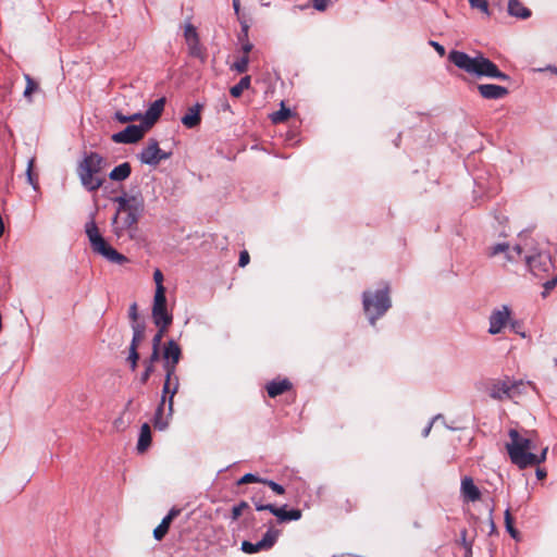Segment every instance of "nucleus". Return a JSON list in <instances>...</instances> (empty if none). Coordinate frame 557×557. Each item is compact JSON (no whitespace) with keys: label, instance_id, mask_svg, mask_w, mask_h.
I'll list each match as a JSON object with an SVG mask.
<instances>
[{"label":"nucleus","instance_id":"nucleus-1","mask_svg":"<svg viewBox=\"0 0 557 557\" xmlns=\"http://www.w3.org/2000/svg\"><path fill=\"white\" fill-rule=\"evenodd\" d=\"M510 442L506 444V449L509 458L513 465L520 469L540 465L546 459L547 447L541 449L536 454L537 444L533 435L529 432L520 433L516 429H510L508 432Z\"/></svg>","mask_w":557,"mask_h":557},{"label":"nucleus","instance_id":"nucleus-2","mask_svg":"<svg viewBox=\"0 0 557 557\" xmlns=\"http://www.w3.org/2000/svg\"><path fill=\"white\" fill-rule=\"evenodd\" d=\"M448 60L458 69L476 77H490L500 81H509V76L499 71L497 65L482 53L470 57L463 51L451 50Z\"/></svg>","mask_w":557,"mask_h":557},{"label":"nucleus","instance_id":"nucleus-3","mask_svg":"<svg viewBox=\"0 0 557 557\" xmlns=\"http://www.w3.org/2000/svg\"><path fill=\"white\" fill-rule=\"evenodd\" d=\"M106 165L104 158L98 152H85L77 164V175L81 184L88 191L98 190L104 183L102 171Z\"/></svg>","mask_w":557,"mask_h":557},{"label":"nucleus","instance_id":"nucleus-4","mask_svg":"<svg viewBox=\"0 0 557 557\" xmlns=\"http://www.w3.org/2000/svg\"><path fill=\"white\" fill-rule=\"evenodd\" d=\"M182 357V349L180 345L174 341L170 339L164 344L162 358L164 361L163 368L165 371V382L163 385V393H170L169 398V410L172 411L173 397L178 388V380L175 376L176 366Z\"/></svg>","mask_w":557,"mask_h":557},{"label":"nucleus","instance_id":"nucleus-5","mask_svg":"<svg viewBox=\"0 0 557 557\" xmlns=\"http://www.w3.org/2000/svg\"><path fill=\"white\" fill-rule=\"evenodd\" d=\"M85 233L94 252L101 255L112 263L123 264L127 262V258L111 247L101 236L94 220L86 223Z\"/></svg>","mask_w":557,"mask_h":557},{"label":"nucleus","instance_id":"nucleus-6","mask_svg":"<svg viewBox=\"0 0 557 557\" xmlns=\"http://www.w3.org/2000/svg\"><path fill=\"white\" fill-rule=\"evenodd\" d=\"M389 288L376 290L374 294L364 292L362 295L363 309L369 317L370 323L375 324V320L381 318L391 307Z\"/></svg>","mask_w":557,"mask_h":557},{"label":"nucleus","instance_id":"nucleus-7","mask_svg":"<svg viewBox=\"0 0 557 557\" xmlns=\"http://www.w3.org/2000/svg\"><path fill=\"white\" fill-rule=\"evenodd\" d=\"M151 317L154 325H162L163 329H169L173 322V315L166 308L165 295L154 294Z\"/></svg>","mask_w":557,"mask_h":557},{"label":"nucleus","instance_id":"nucleus-8","mask_svg":"<svg viewBox=\"0 0 557 557\" xmlns=\"http://www.w3.org/2000/svg\"><path fill=\"white\" fill-rule=\"evenodd\" d=\"M280 535V531L273 528H270L263 535V537L257 543H251L249 541H244L242 543V550L246 554H256L262 550L271 549Z\"/></svg>","mask_w":557,"mask_h":557},{"label":"nucleus","instance_id":"nucleus-9","mask_svg":"<svg viewBox=\"0 0 557 557\" xmlns=\"http://www.w3.org/2000/svg\"><path fill=\"white\" fill-rule=\"evenodd\" d=\"M171 153L161 150L159 143L151 138L148 140L147 146L138 154V159L144 164L157 166L162 160L169 159Z\"/></svg>","mask_w":557,"mask_h":557},{"label":"nucleus","instance_id":"nucleus-10","mask_svg":"<svg viewBox=\"0 0 557 557\" xmlns=\"http://www.w3.org/2000/svg\"><path fill=\"white\" fill-rule=\"evenodd\" d=\"M527 264L533 275L544 277L553 268L550 255L548 252H539L527 257Z\"/></svg>","mask_w":557,"mask_h":557},{"label":"nucleus","instance_id":"nucleus-11","mask_svg":"<svg viewBox=\"0 0 557 557\" xmlns=\"http://www.w3.org/2000/svg\"><path fill=\"white\" fill-rule=\"evenodd\" d=\"M148 128L141 123L139 125H128L123 131L114 133L111 139L116 144H135L139 141Z\"/></svg>","mask_w":557,"mask_h":557},{"label":"nucleus","instance_id":"nucleus-12","mask_svg":"<svg viewBox=\"0 0 557 557\" xmlns=\"http://www.w3.org/2000/svg\"><path fill=\"white\" fill-rule=\"evenodd\" d=\"M510 315L511 310L507 305L494 309L488 319V333L492 335L499 334L509 322Z\"/></svg>","mask_w":557,"mask_h":557},{"label":"nucleus","instance_id":"nucleus-13","mask_svg":"<svg viewBox=\"0 0 557 557\" xmlns=\"http://www.w3.org/2000/svg\"><path fill=\"white\" fill-rule=\"evenodd\" d=\"M522 385V381H511L508 377L506 380L496 381L490 388V396L497 400L512 398L516 387H520Z\"/></svg>","mask_w":557,"mask_h":557},{"label":"nucleus","instance_id":"nucleus-14","mask_svg":"<svg viewBox=\"0 0 557 557\" xmlns=\"http://www.w3.org/2000/svg\"><path fill=\"white\" fill-rule=\"evenodd\" d=\"M268 511L275 516L278 522L297 521L301 518L302 512L300 509L286 510L287 505L276 507L275 505H269Z\"/></svg>","mask_w":557,"mask_h":557},{"label":"nucleus","instance_id":"nucleus-15","mask_svg":"<svg viewBox=\"0 0 557 557\" xmlns=\"http://www.w3.org/2000/svg\"><path fill=\"white\" fill-rule=\"evenodd\" d=\"M165 99L159 98L153 101L144 114V125L149 129L158 121L164 110Z\"/></svg>","mask_w":557,"mask_h":557},{"label":"nucleus","instance_id":"nucleus-16","mask_svg":"<svg viewBox=\"0 0 557 557\" xmlns=\"http://www.w3.org/2000/svg\"><path fill=\"white\" fill-rule=\"evenodd\" d=\"M479 94L484 99H502L506 97L509 91L506 87L495 84H480L478 86Z\"/></svg>","mask_w":557,"mask_h":557},{"label":"nucleus","instance_id":"nucleus-17","mask_svg":"<svg viewBox=\"0 0 557 557\" xmlns=\"http://www.w3.org/2000/svg\"><path fill=\"white\" fill-rule=\"evenodd\" d=\"M461 496L467 502H478L481 498V492L474 484L472 478L465 476L461 480V486H460Z\"/></svg>","mask_w":557,"mask_h":557},{"label":"nucleus","instance_id":"nucleus-18","mask_svg":"<svg viewBox=\"0 0 557 557\" xmlns=\"http://www.w3.org/2000/svg\"><path fill=\"white\" fill-rule=\"evenodd\" d=\"M201 109L202 106L199 103L188 108L187 112L182 116V124L187 128H194L198 126L201 122Z\"/></svg>","mask_w":557,"mask_h":557},{"label":"nucleus","instance_id":"nucleus-19","mask_svg":"<svg viewBox=\"0 0 557 557\" xmlns=\"http://www.w3.org/2000/svg\"><path fill=\"white\" fill-rule=\"evenodd\" d=\"M180 515V509L172 508L169 513L162 519L161 523L153 530V537L161 541L168 533L172 520Z\"/></svg>","mask_w":557,"mask_h":557},{"label":"nucleus","instance_id":"nucleus-20","mask_svg":"<svg viewBox=\"0 0 557 557\" xmlns=\"http://www.w3.org/2000/svg\"><path fill=\"white\" fill-rule=\"evenodd\" d=\"M290 388L292 383L287 379L273 380L267 384V392L271 398H275Z\"/></svg>","mask_w":557,"mask_h":557},{"label":"nucleus","instance_id":"nucleus-21","mask_svg":"<svg viewBox=\"0 0 557 557\" xmlns=\"http://www.w3.org/2000/svg\"><path fill=\"white\" fill-rule=\"evenodd\" d=\"M151 445V430L148 423H144L140 428L139 437L137 442L138 453H145Z\"/></svg>","mask_w":557,"mask_h":557},{"label":"nucleus","instance_id":"nucleus-22","mask_svg":"<svg viewBox=\"0 0 557 557\" xmlns=\"http://www.w3.org/2000/svg\"><path fill=\"white\" fill-rule=\"evenodd\" d=\"M508 13L511 16H516L522 20L531 16V11L527 7H524L519 0H509Z\"/></svg>","mask_w":557,"mask_h":557},{"label":"nucleus","instance_id":"nucleus-23","mask_svg":"<svg viewBox=\"0 0 557 557\" xmlns=\"http://www.w3.org/2000/svg\"><path fill=\"white\" fill-rule=\"evenodd\" d=\"M132 172L131 164L128 162H123L115 166L109 174L110 180L112 181H124L126 180Z\"/></svg>","mask_w":557,"mask_h":557},{"label":"nucleus","instance_id":"nucleus-24","mask_svg":"<svg viewBox=\"0 0 557 557\" xmlns=\"http://www.w3.org/2000/svg\"><path fill=\"white\" fill-rule=\"evenodd\" d=\"M125 216L122 218L121 226L114 224V233L120 236L123 230H128L135 226L139 220L140 214H134L131 212H124Z\"/></svg>","mask_w":557,"mask_h":557},{"label":"nucleus","instance_id":"nucleus-25","mask_svg":"<svg viewBox=\"0 0 557 557\" xmlns=\"http://www.w3.org/2000/svg\"><path fill=\"white\" fill-rule=\"evenodd\" d=\"M143 210H144L143 197L141 196H129V202H127L124 212L141 214Z\"/></svg>","mask_w":557,"mask_h":557},{"label":"nucleus","instance_id":"nucleus-26","mask_svg":"<svg viewBox=\"0 0 557 557\" xmlns=\"http://www.w3.org/2000/svg\"><path fill=\"white\" fill-rule=\"evenodd\" d=\"M132 330H133V338H132L129 348L137 349L138 345L140 344V342L144 338L145 324L144 323H132Z\"/></svg>","mask_w":557,"mask_h":557},{"label":"nucleus","instance_id":"nucleus-27","mask_svg":"<svg viewBox=\"0 0 557 557\" xmlns=\"http://www.w3.org/2000/svg\"><path fill=\"white\" fill-rule=\"evenodd\" d=\"M250 87V76L246 75L240 78V81L231 87L230 92L233 97L238 98L242 96L243 91Z\"/></svg>","mask_w":557,"mask_h":557},{"label":"nucleus","instance_id":"nucleus-28","mask_svg":"<svg viewBox=\"0 0 557 557\" xmlns=\"http://www.w3.org/2000/svg\"><path fill=\"white\" fill-rule=\"evenodd\" d=\"M164 393L161 400V404L156 410L154 419H153V425L158 430H164L168 426V421L163 419V406H164Z\"/></svg>","mask_w":557,"mask_h":557},{"label":"nucleus","instance_id":"nucleus-29","mask_svg":"<svg viewBox=\"0 0 557 557\" xmlns=\"http://www.w3.org/2000/svg\"><path fill=\"white\" fill-rule=\"evenodd\" d=\"M187 45H188L189 54L191 57L199 59L201 62L206 61V53H205L202 46L200 45L199 39H197L195 41H190Z\"/></svg>","mask_w":557,"mask_h":557},{"label":"nucleus","instance_id":"nucleus-30","mask_svg":"<svg viewBox=\"0 0 557 557\" xmlns=\"http://www.w3.org/2000/svg\"><path fill=\"white\" fill-rule=\"evenodd\" d=\"M290 115H292L290 109L286 108L284 106V103H282L281 109L273 112L270 115V119L274 124H278V123L286 121Z\"/></svg>","mask_w":557,"mask_h":557},{"label":"nucleus","instance_id":"nucleus-31","mask_svg":"<svg viewBox=\"0 0 557 557\" xmlns=\"http://www.w3.org/2000/svg\"><path fill=\"white\" fill-rule=\"evenodd\" d=\"M505 527H506L507 532L510 534V536L512 539L517 540L519 533L513 527V519L511 517L509 509H506V511H505Z\"/></svg>","mask_w":557,"mask_h":557},{"label":"nucleus","instance_id":"nucleus-32","mask_svg":"<svg viewBox=\"0 0 557 557\" xmlns=\"http://www.w3.org/2000/svg\"><path fill=\"white\" fill-rule=\"evenodd\" d=\"M114 201L119 205V208H117L116 214L114 215V218L112 220V224H117L120 213L124 212L127 202H129V196L123 195V196L116 197L114 199Z\"/></svg>","mask_w":557,"mask_h":557},{"label":"nucleus","instance_id":"nucleus-33","mask_svg":"<svg viewBox=\"0 0 557 557\" xmlns=\"http://www.w3.org/2000/svg\"><path fill=\"white\" fill-rule=\"evenodd\" d=\"M26 88L24 90V97L32 102V94L38 89V84L28 75H25Z\"/></svg>","mask_w":557,"mask_h":557},{"label":"nucleus","instance_id":"nucleus-34","mask_svg":"<svg viewBox=\"0 0 557 557\" xmlns=\"http://www.w3.org/2000/svg\"><path fill=\"white\" fill-rule=\"evenodd\" d=\"M153 280L156 283V293L154 294L165 295V287L163 286V274H162L161 270H159V269L154 270Z\"/></svg>","mask_w":557,"mask_h":557},{"label":"nucleus","instance_id":"nucleus-35","mask_svg":"<svg viewBox=\"0 0 557 557\" xmlns=\"http://www.w3.org/2000/svg\"><path fill=\"white\" fill-rule=\"evenodd\" d=\"M248 64H249V57L243 55L236 62H234V64L232 65V69L238 73H245L248 70Z\"/></svg>","mask_w":557,"mask_h":557},{"label":"nucleus","instance_id":"nucleus-36","mask_svg":"<svg viewBox=\"0 0 557 557\" xmlns=\"http://www.w3.org/2000/svg\"><path fill=\"white\" fill-rule=\"evenodd\" d=\"M249 505L247 502L242 500L237 505L232 508V520L236 521L244 512V510L248 509Z\"/></svg>","mask_w":557,"mask_h":557},{"label":"nucleus","instance_id":"nucleus-37","mask_svg":"<svg viewBox=\"0 0 557 557\" xmlns=\"http://www.w3.org/2000/svg\"><path fill=\"white\" fill-rule=\"evenodd\" d=\"M158 327V332L154 334L152 338V348H159L161 346L162 338L168 331V329H163L162 325H156Z\"/></svg>","mask_w":557,"mask_h":557},{"label":"nucleus","instance_id":"nucleus-38","mask_svg":"<svg viewBox=\"0 0 557 557\" xmlns=\"http://www.w3.org/2000/svg\"><path fill=\"white\" fill-rule=\"evenodd\" d=\"M184 36L187 44L199 39L198 33L191 24L186 25Z\"/></svg>","mask_w":557,"mask_h":557},{"label":"nucleus","instance_id":"nucleus-39","mask_svg":"<svg viewBox=\"0 0 557 557\" xmlns=\"http://www.w3.org/2000/svg\"><path fill=\"white\" fill-rule=\"evenodd\" d=\"M471 8L480 9L483 13L490 14L487 0H468Z\"/></svg>","mask_w":557,"mask_h":557},{"label":"nucleus","instance_id":"nucleus-40","mask_svg":"<svg viewBox=\"0 0 557 557\" xmlns=\"http://www.w3.org/2000/svg\"><path fill=\"white\" fill-rule=\"evenodd\" d=\"M460 545L465 548L468 555L472 554V543L467 540V530L460 532Z\"/></svg>","mask_w":557,"mask_h":557},{"label":"nucleus","instance_id":"nucleus-41","mask_svg":"<svg viewBox=\"0 0 557 557\" xmlns=\"http://www.w3.org/2000/svg\"><path fill=\"white\" fill-rule=\"evenodd\" d=\"M252 482H263V479H260L259 476H257L256 474H252V473H247L245 474L244 476H242L237 484L238 485H242V484H247V483H252Z\"/></svg>","mask_w":557,"mask_h":557},{"label":"nucleus","instance_id":"nucleus-42","mask_svg":"<svg viewBox=\"0 0 557 557\" xmlns=\"http://www.w3.org/2000/svg\"><path fill=\"white\" fill-rule=\"evenodd\" d=\"M33 166H34V159H30L28 161V165H27V170H26V175H27L28 183L34 188H36V186H37V178L33 175Z\"/></svg>","mask_w":557,"mask_h":557},{"label":"nucleus","instance_id":"nucleus-43","mask_svg":"<svg viewBox=\"0 0 557 557\" xmlns=\"http://www.w3.org/2000/svg\"><path fill=\"white\" fill-rule=\"evenodd\" d=\"M138 359H139V354H138L137 349H135V348L131 349L129 348V355L127 357V360H128V362L131 364V369L133 371H135L136 368H137Z\"/></svg>","mask_w":557,"mask_h":557},{"label":"nucleus","instance_id":"nucleus-44","mask_svg":"<svg viewBox=\"0 0 557 557\" xmlns=\"http://www.w3.org/2000/svg\"><path fill=\"white\" fill-rule=\"evenodd\" d=\"M262 483L267 484L274 493H276L278 495H282L285 493V488L281 484L276 483L274 481L263 479Z\"/></svg>","mask_w":557,"mask_h":557},{"label":"nucleus","instance_id":"nucleus-45","mask_svg":"<svg viewBox=\"0 0 557 557\" xmlns=\"http://www.w3.org/2000/svg\"><path fill=\"white\" fill-rule=\"evenodd\" d=\"M128 317L132 320V323H139L138 322V307H137L136 302H133L129 306Z\"/></svg>","mask_w":557,"mask_h":557},{"label":"nucleus","instance_id":"nucleus-46","mask_svg":"<svg viewBox=\"0 0 557 557\" xmlns=\"http://www.w3.org/2000/svg\"><path fill=\"white\" fill-rule=\"evenodd\" d=\"M508 248H509L508 244H505V243L496 244L493 247H491L490 255L491 256H496V255H498L500 252L506 251Z\"/></svg>","mask_w":557,"mask_h":557},{"label":"nucleus","instance_id":"nucleus-47","mask_svg":"<svg viewBox=\"0 0 557 557\" xmlns=\"http://www.w3.org/2000/svg\"><path fill=\"white\" fill-rule=\"evenodd\" d=\"M250 261V257H249V253L247 250H243L240 253H239V259H238V265L240 268H244L246 267Z\"/></svg>","mask_w":557,"mask_h":557},{"label":"nucleus","instance_id":"nucleus-48","mask_svg":"<svg viewBox=\"0 0 557 557\" xmlns=\"http://www.w3.org/2000/svg\"><path fill=\"white\" fill-rule=\"evenodd\" d=\"M160 358V349L159 348H152V352L150 357L145 361V363L154 366V362H157Z\"/></svg>","mask_w":557,"mask_h":557},{"label":"nucleus","instance_id":"nucleus-49","mask_svg":"<svg viewBox=\"0 0 557 557\" xmlns=\"http://www.w3.org/2000/svg\"><path fill=\"white\" fill-rule=\"evenodd\" d=\"M556 284H557V276H555V277H553V278H550V280H547V281L543 284L544 289H545V292L543 293V296L545 297V296H546V294H547L549 290H552V289L556 286Z\"/></svg>","mask_w":557,"mask_h":557},{"label":"nucleus","instance_id":"nucleus-50","mask_svg":"<svg viewBox=\"0 0 557 557\" xmlns=\"http://www.w3.org/2000/svg\"><path fill=\"white\" fill-rule=\"evenodd\" d=\"M145 366H146L145 371L141 374V382L143 383H146L148 381V379L150 377L151 373L154 370V366H151V364H148V363H145Z\"/></svg>","mask_w":557,"mask_h":557},{"label":"nucleus","instance_id":"nucleus-51","mask_svg":"<svg viewBox=\"0 0 557 557\" xmlns=\"http://www.w3.org/2000/svg\"><path fill=\"white\" fill-rule=\"evenodd\" d=\"M430 46H432L436 52L441 55V57H444L445 53H446V50L444 48V46H442L441 44H438L437 41H434V40H430Z\"/></svg>","mask_w":557,"mask_h":557},{"label":"nucleus","instance_id":"nucleus-52","mask_svg":"<svg viewBox=\"0 0 557 557\" xmlns=\"http://www.w3.org/2000/svg\"><path fill=\"white\" fill-rule=\"evenodd\" d=\"M248 25L246 23L242 24V33L238 36L239 41L248 40Z\"/></svg>","mask_w":557,"mask_h":557},{"label":"nucleus","instance_id":"nucleus-53","mask_svg":"<svg viewBox=\"0 0 557 557\" xmlns=\"http://www.w3.org/2000/svg\"><path fill=\"white\" fill-rule=\"evenodd\" d=\"M242 42V50L244 52V55H248L249 52L252 50L253 45L249 40L240 41Z\"/></svg>","mask_w":557,"mask_h":557},{"label":"nucleus","instance_id":"nucleus-54","mask_svg":"<svg viewBox=\"0 0 557 557\" xmlns=\"http://www.w3.org/2000/svg\"><path fill=\"white\" fill-rule=\"evenodd\" d=\"M252 503L255 504L256 510H258V511L268 510V508H263V507H268L270 505V504H263L260 499H257V497H252Z\"/></svg>","mask_w":557,"mask_h":557},{"label":"nucleus","instance_id":"nucleus-55","mask_svg":"<svg viewBox=\"0 0 557 557\" xmlns=\"http://www.w3.org/2000/svg\"><path fill=\"white\" fill-rule=\"evenodd\" d=\"M114 117L116 121H119L120 123H127V122H131V117L129 115H124L123 113L121 112H116L114 114Z\"/></svg>","mask_w":557,"mask_h":557},{"label":"nucleus","instance_id":"nucleus-56","mask_svg":"<svg viewBox=\"0 0 557 557\" xmlns=\"http://www.w3.org/2000/svg\"><path fill=\"white\" fill-rule=\"evenodd\" d=\"M129 117H131V122L141 121V123H144V114H141V113L131 114Z\"/></svg>","mask_w":557,"mask_h":557},{"label":"nucleus","instance_id":"nucleus-57","mask_svg":"<svg viewBox=\"0 0 557 557\" xmlns=\"http://www.w3.org/2000/svg\"><path fill=\"white\" fill-rule=\"evenodd\" d=\"M432 425H433V421H431L428 426L423 430L422 434L424 437H426L432 429Z\"/></svg>","mask_w":557,"mask_h":557},{"label":"nucleus","instance_id":"nucleus-58","mask_svg":"<svg viewBox=\"0 0 557 557\" xmlns=\"http://www.w3.org/2000/svg\"><path fill=\"white\" fill-rule=\"evenodd\" d=\"M536 476H537L539 479H543V478H545V476H546V472H545L544 470H542V469H537V470H536Z\"/></svg>","mask_w":557,"mask_h":557},{"label":"nucleus","instance_id":"nucleus-59","mask_svg":"<svg viewBox=\"0 0 557 557\" xmlns=\"http://www.w3.org/2000/svg\"><path fill=\"white\" fill-rule=\"evenodd\" d=\"M524 386H525V385L523 384V385H522V386H520V387H516V389L513 391V397H515L516 395L521 394V393L523 392Z\"/></svg>","mask_w":557,"mask_h":557},{"label":"nucleus","instance_id":"nucleus-60","mask_svg":"<svg viewBox=\"0 0 557 557\" xmlns=\"http://www.w3.org/2000/svg\"><path fill=\"white\" fill-rule=\"evenodd\" d=\"M233 5H234L235 12H238L239 11V0H233Z\"/></svg>","mask_w":557,"mask_h":557},{"label":"nucleus","instance_id":"nucleus-61","mask_svg":"<svg viewBox=\"0 0 557 557\" xmlns=\"http://www.w3.org/2000/svg\"><path fill=\"white\" fill-rule=\"evenodd\" d=\"M510 325H511V329H512L515 332H517V333H518V326H519V325H518V322H517V321H512V322L510 323Z\"/></svg>","mask_w":557,"mask_h":557},{"label":"nucleus","instance_id":"nucleus-62","mask_svg":"<svg viewBox=\"0 0 557 557\" xmlns=\"http://www.w3.org/2000/svg\"><path fill=\"white\" fill-rule=\"evenodd\" d=\"M223 109L224 110H228L230 109V104L227 103L226 99H224Z\"/></svg>","mask_w":557,"mask_h":557},{"label":"nucleus","instance_id":"nucleus-63","mask_svg":"<svg viewBox=\"0 0 557 557\" xmlns=\"http://www.w3.org/2000/svg\"><path fill=\"white\" fill-rule=\"evenodd\" d=\"M515 250L517 251V253H521L522 249L520 246H515Z\"/></svg>","mask_w":557,"mask_h":557},{"label":"nucleus","instance_id":"nucleus-64","mask_svg":"<svg viewBox=\"0 0 557 557\" xmlns=\"http://www.w3.org/2000/svg\"><path fill=\"white\" fill-rule=\"evenodd\" d=\"M549 70L557 75V67H549Z\"/></svg>","mask_w":557,"mask_h":557}]
</instances>
